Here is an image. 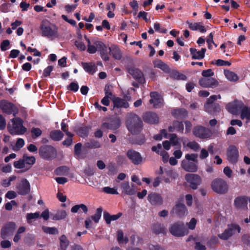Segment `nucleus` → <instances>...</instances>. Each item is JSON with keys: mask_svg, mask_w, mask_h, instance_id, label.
Returning <instances> with one entry per match:
<instances>
[{"mask_svg": "<svg viewBox=\"0 0 250 250\" xmlns=\"http://www.w3.org/2000/svg\"><path fill=\"white\" fill-rule=\"evenodd\" d=\"M185 161H192V162L197 163V155L195 154H187L185 156Z\"/></svg>", "mask_w": 250, "mask_h": 250, "instance_id": "603ef678", "label": "nucleus"}, {"mask_svg": "<svg viewBox=\"0 0 250 250\" xmlns=\"http://www.w3.org/2000/svg\"><path fill=\"white\" fill-rule=\"evenodd\" d=\"M84 38L87 42V52L90 54L96 53L98 50L97 46L94 44H93L94 45L91 44L90 40L86 36H84Z\"/></svg>", "mask_w": 250, "mask_h": 250, "instance_id": "79ce46f5", "label": "nucleus"}, {"mask_svg": "<svg viewBox=\"0 0 250 250\" xmlns=\"http://www.w3.org/2000/svg\"><path fill=\"white\" fill-rule=\"evenodd\" d=\"M169 140L170 143L174 146H178L180 147V139L177 137L175 134H171L169 135Z\"/></svg>", "mask_w": 250, "mask_h": 250, "instance_id": "a18cd8bd", "label": "nucleus"}, {"mask_svg": "<svg viewBox=\"0 0 250 250\" xmlns=\"http://www.w3.org/2000/svg\"><path fill=\"white\" fill-rule=\"evenodd\" d=\"M127 156L135 165H139L142 162V158L140 154L135 150H128L127 152Z\"/></svg>", "mask_w": 250, "mask_h": 250, "instance_id": "aec40b11", "label": "nucleus"}, {"mask_svg": "<svg viewBox=\"0 0 250 250\" xmlns=\"http://www.w3.org/2000/svg\"><path fill=\"white\" fill-rule=\"evenodd\" d=\"M42 229L45 233L50 234H57L58 233V229L55 227L43 226Z\"/></svg>", "mask_w": 250, "mask_h": 250, "instance_id": "c03bdc74", "label": "nucleus"}, {"mask_svg": "<svg viewBox=\"0 0 250 250\" xmlns=\"http://www.w3.org/2000/svg\"><path fill=\"white\" fill-rule=\"evenodd\" d=\"M110 52L114 59L120 60L122 58V53L118 46L115 45L111 46L110 49Z\"/></svg>", "mask_w": 250, "mask_h": 250, "instance_id": "473e14b6", "label": "nucleus"}, {"mask_svg": "<svg viewBox=\"0 0 250 250\" xmlns=\"http://www.w3.org/2000/svg\"><path fill=\"white\" fill-rule=\"evenodd\" d=\"M103 191L106 193L111 194H118V192L116 188H112L109 187H106L103 188Z\"/></svg>", "mask_w": 250, "mask_h": 250, "instance_id": "5fc2aeb1", "label": "nucleus"}, {"mask_svg": "<svg viewBox=\"0 0 250 250\" xmlns=\"http://www.w3.org/2000/svg\"><path fill=\"white\" fill-rule=\"evenodd\" d=\"M170 233L176 237H182L187 235L188 230L183 222H178L171 224L169 228Z\"/></svg>", "mask_w": 250, "mask_h": 250, "instance_id": "20e7f679", "label": "nucleus"}, {"mask_svg": "<svg viewBox=\"0 0 250 250\" xmlns=\"http://www.w3.org/2000/svg\"><path fill=\"white\" fill-rule=\"evenodd\" d=\"M208 105V108L206 106V103L205 104V108L206 109V111L208 112L210 114H214V108L216 107H219L218 105L216 104H210Z\"/></svg>", "mask_w": 250, "mask_h": 250, "instance_id": "13d9d810", "label": "nucleus"}, {"mask_svg": "<svg viewBox=\"0 0 250 250\" xmlns=\"http://www.w3.org/2000/svg\"><path fill=\"white\" fill-rule=\"evenodd\" d=\"M199 83L201 86L205 88H214L219 85L218 82L212 77L201 78L199 81Z\"/></svg>", "mask_w": 250, "mask_h": 250, "instance_id": "9b49d317", "label": "nucleus"}, {"mask_svg": "<svg viewBox=\"0 0 250 250\" xmlns=\"http://www.w3.org/2000/svg\"><path fill=\"white\" fill-rule=\"evenodd\" d=\"M151 99L149 100L150 104L154 108H159L163 105V99L162 97L156 92L150 93Z\"/></svg>", "mask_w": 250, "mask_h": 250, "instance_id": "2eb2a0df", "label": "nucleus"}, {"mask_svg": "<svg viewBox=\"0 0 250 250\" xmlns=\"http://www.w3.org/2000/svg\"><path fill=\"white\" fill-rule=\"evenodd\" d=\"M240 117L242 120L246 119L247 120V121H250V107L244 106L241 112Z\"/></svg>", "mask_w": 250, "mask_h": 250, "instance_id": "ea45409f", "label": "nucleus"}, {"mask_svg": "<svg viewBox=\"0 0 250 250\" xmlns=\"http://www.w3.org/2000/svg\"><path fill=\"white\" fill-rule=\"evenodd\" d=\"M153 230L156 233H165L166 228L162 226L160 224H155L153 228Z\"/></svg>", "mask_w": 250, "mask_h": 250, "instance_id": "09e8293b", "label": "nucleus"}, {"mask_svg": "<svg viewBox=\"0 0 250 250\" xmlns=\"http://www.w3.org/2000/svg\"><path fill=\"white\" fill-rule=\"evenodd\" d=\"M189 50L192 59L197 60L203 59L205 56L206 51V48H202L201 50H197L195 48H190Z\"/></svg>", "mask_w": 250, "mask_h": 250, "instance_id": "cd10ccee", "label": "nucleus"}, {"mask_svg": "<svg viewBox=\"0 0 250 250\" xmlns=\"http://www.w3.org/2000/svg\"><path fill=\"white\" fill-rule=\"evenodd\" d=\"M102 211L103 210L101 208H98L95 214L91 217L92 219L95 223H97L99 222L102 215Z\"/></svg>", "mask_w": 250, "mask_h": 250, "instance_id": "de8ad7c7", "label": "nucleus"}, {"mask_svg": "<svg viewBox=\"0 0 250 250\" xmlns=\"http://www.w3.org/2000/svg\"><path fill=\"white\" fill-rule=\"evenodd\" d=\"M24 145V141L22 138H19L15 146L13 147V149L14 151H18Z\"/></svg>", "mask_w": 250, "mask_h": 250, "instance_id": "3c124183", "label": "nucleus"}, {"mask_svg": "<svg viewBox=\"0 0 250 250\" xmlns=\"http://www.w3.org/2000/svg\"><path fill=\"white\" fill-rule=\"evenodd\" d=\"M189 28L192 30H199L201 32L204 33L206 31V29L201 22H187Z\"/></svg>", "mask_w": 250, "mask_h": 250, "instance_id": "2f4dec72", "label": "nucleus"}, {"mask_svg": "<svg viewBox=\"0 0 250 250\" xmlns=\"http://www.w3.org/2000/svg\"><path fill=\"white\" fill-rule=\"evenodd\" d=\"M14 167L18 169L24 168L26 167V166L25 165V163L23 158L22 159H20L18 161H15L14 163Z\"/></svg>", "mask_w": 250, "mask_h": 250, "instance_id": "864d4df0", "label": "nucleus"}, {"mask_svg": "<svg viewBox=\"0 0 250 250\" xmlns=\"http://www.w3.org/2000/svg\"><path fill=\"white\" fill-rule=\"evenodd\" d=\"M39 153L43 159L50 160L55 158L57 155L55 148L51 146L44 145L39 149Z\"/></svg>", "mask_w": 250, "mask_h": 250, "instance_id": "39448f33", "label": "nucleus"}, {"mask_svg": "<svg viewBox=\"0 0 250 250\" xmlns=\"http://www.w3.org/2000/svg\"><path fill=\"white\" fill-rule=\"evenodd\" d=\"M211 188L214 191L217 193L223 194L228 189L227 182L222 179L217 178L211 183Z\"/></svg>", "mask_w": 250, "mask_h": 250, "instance_id": "0eeeda50", "label": "nucleus"}, {"mask_svg": "<svg viewBox=\"0 0 250 250\" xmlns=\"http://www.w3.org/2000/svg\"><path fill=\"white\" fill-rule=\"evenodd\" d=\"M16 228L14 223H7L1 230V236L3 239H5L10 233H12Z\"/></svg>", "mask_w": 250, "mask_h": 250, "instance_id": "4be33fe9", "label": "nucleus"}, {"mask_svg": "<svg viewBox=\"0 0 250 250\" xmlns=\"http://www.w3.org/2000/svg\"><path fill=\"white\" fill-rule=\"evenodd\" d=\"M63 136V134L60 130H53L50 133V137L54 141H60Z\"/></svg>", "mask_w": 250, "mask_h": 250, "instance_id": "e433bc0d", "label": "nucleus"}, {"mask_svg": "<svg viewBox=\"0 0 250 250\" xmlns=\"http://www.w3.org/2000/svg\"><path fill=\"white\" fill-rule=\"evenodd\" d=\"M121 188L122 189L123 192L125 193L127 195H132L136 192L135 186L133 184L130 186L128 182L122 183L121 185Z\"/></svg>", "mask_w": 250, "mask_h": 250, "instance_id": "5701e85b", "label": "nucleus"}, {"mask_svg": "<svg viewBox=\"0 0 250 250\" xmlns=\"http://www.w3.org/2000/svg\"><path fill=\"white\" fill-rule=\"evenodd\" d=\"M0 108L3 112L7 114H12L14 116L18 112L17 107L12 103L8 102L6 100H2L0 102Z\"/></svg>", "mask_w": 250, "mask_h": 250, "instance_id": "1a4fd4ad", "label": "nucleus"}, {"mask_svg": "<svg viewBox=\"0 0 250 250\" xmlns=\"http://www.w3.org/2000/svg\"><path fill=\"white\" fill-rule=\"evenodd\" d=\"M16 197L17 193L13 190L8 191L5 194V197L9 199H12L16 198Z\"/></svg>", "mask_w": 250, "mask_h": 250, "instance_id": "774afa93", "label": "nucleus"}, {"mask_svg": "<svg viewBox=\"0 0 250 250\" xmlns=\"http://www.w3.org/2000/svg\"><path fill=\"white\" fill-rule=\"evenodd\" d=\"M154 28L156 31L159 32L161 33L165 34L167 32V30L165 28H161L160 24L159 23L156 22L154 24Z\"/></svg>", "mask_w": 250, "mask_h": 250, "instance_id": "4d7b16f0", "label": "nucleus"}, {"mask_svg": "<svg viewBox=\"0 0 250 250\" xmlns=\"http://www.w3.org/2000/svg\"><path fill=\"white\" fill-rule=\"evenodd\" d=\"M167 175L172 181L175 179L178 176L177 172L173 170H170L167 171Z\"/></svg>", "mask_w": 250, "mask_h": 250, "instance_id": "680f3d73", "label": "nucleus"}, {"mask_svg": "<svg viewBox=\"0 0 250 250\" xmlns=\"http://www.w3.org/2000/svg\"><path fill=\"white\" fill-rule=\"evenodd\" d=\"M22 158L24 160L25 165L26 166V165H28L29 166V167H27V169H29L31 166L34 164L36 161V159L34 156H27L26 155H24Z\"/></svg>", "mask_w": 250, "mask_h": 250, "instance_id": "37998d69", "label": "nucleus"}, {"mask_svg": "<svg viewBox=\"0 0 250 250\" xmlns=\"http://www.w3.org/2000/svg\"><path fill=\"white\" fill-rule=\"evenodd\" d=\"M67 88L71 91H73L75 92H76L79 89V85L77 83H71L69 86H68Z\"/></svg>", "mask_w": 250, "mask_h": 250, "instance_id": "69168bd1", "label": "nucleus"}, {"mask_svg": "<svg viewBox=\"0 0 250 250\" xmlns=\"http://www.w3.org/2000/svg\"><path fill=\"white\" fill-rule=\"evenodd\" d=\"M67 215L66 211L64 210H59L53 215L52 219L53 220H60L65 219Z\"/></svg>", "mask_w": 250, "mask_h": 250, "instance_id": "58836bf2", "label": "nucleus"}, {"mask_svg": "<svg viewBox=\"0 0 250 250\" xmlns=\"http://www.w3.org/2000/svg\"><path fill=\"white\" fill-rule=\"evenodd\" d=\"M121 216V213L111 215L109 213L104 212V218L106 223L109 224L112 221L117 220Z\"/></svg>", "mask_w": 250, "mask_h": 250, "instance_id": "72a5a7b5", "label": "nucleus"}, {"mask_svg": "<svg viewBox=\"0 0 250 250\" xmlns=\"http://www.w3.org/2000/svg\"><path fill=\"white\" fill-rule=\"evenodd\" d=\"M185 179L187 182L190 185V187L195 189L201 182V177L194 174H187L186 175Z\"/></svg>", "mask_w": 250, "mask_h": 250, "instance_id": "f8f14e48", "label": "nucleus"}, {"mask_svg": "<svg viewBox=\"0 0 250 250\" xmlns=\"http://www.w3.org/2000/svg\"><path fill=\"white\" fill-rule=\"evenodd\" d=\"M168 130L170 132L177 131L180 132H183L184 125L182 123L175 121L173 123L172 125L168 127Z\"/></svg>", "mask_w": 250, "mask_h": 250, "instance_id": "7c9ffc66", "label": "nucleus"}, {"mask_svg": "<svg viewBox=\"0 0 250 250\" xmlns=\"http://www.w3.org/2000/svg\"><path fill=\"white\" fill-rule=\"evenodd\" d=\"M225 75L226 78L230 82H236L238 80V77L234 72L226 70L224 71Z\"/></svg>", "mask_w": 250, "mask_h": 250, "instance_id": "4c0bfd02", "label": "nucleus"}, {"mask_svg": "<svg viewBox=\"0 0 250 250\" xmlns=\"http://www.w3.org/2000/svg\"><path fill=\"white\" fill-rule=\"evenodd\" d=\"M183 143V147H188L194 151H198L200 149V145L195 141H188L187 138H181Z\"/></svg>", "mask_w": 250, "mask_h": 250, "instance_id": "412c9836", "label": "nucleus"}, {"mask_svg": "<svg viewBox=\"0 0 250 250\" xmlns=\"http://www.w3.org/2000/svg\"><path fill=\"white\" fill-rule=\"evenodd\" d=\"M31 133L33 138H36L40 136L42 134L41 129L38 127H33L31 130Z\"/></svg>", "mask_w": 250, "mask_h": 250, "instance_id": "8fccbe9b", "label": "nucleus"}, {"mask_svg": "<svg viewBox=\"0 0 250 250\" xmlns=\"http://www.w3.org/2000/svg\"><path fill=\"white\" fill-rule=\"evenodd\" d=\"M228 160L231 163H236L238 159L239 154L237 148L233 146H230L227 151Z\"/></svg>", "mask_w": 250, "mask_h": 250, "instance_id": "4468645a", "label": "nucleus"}, {"mask_svg": "<svg viewBox=\"0 0 250 250\" xmlns=\"http://www.w3.org/2000/svg\"><path fill=\"white\" fill-rule=\"evenodd\" d=\"M128 72L140 83H143L145 81L143 73L139 69L134 67L128 68Z\"/></svg>", "mask_w": 250, "mask_h": 250, "instance_id": "6ab92c4d", "label": "nucleus"}, {"mask_svg": "<svg viewBox=\"0 0 250 250\" xmlns=\"http://www.w3.org/2000/svg\"><path fill=\"white\" fill-rule=\"evenodd\" d=\"M241 228L238 225L232 224L228 226L227 229L221 234L218 235V237L222 240H227L232 235L236 233H240Z\"/></svg>", "mask_w": 250, "mask_h": 250, "instance_id": "6e6552de", "label": "nucleus"}, {"mask_svg": "<svg viewBox=\"0 0 250 250\" xmlns=\"http://www.w3.org/2000/svg\"><path fill=\"white\" fill-rule=\"evenodd\" d=\"M92 43L97 46L98 51L100 52L102 58L104 61L109 60V54L111 47H107L101 40L93 39Z\"/></svg>", "mask_w": 250, "mask_h": 250, "instance_id": "423d86ee", "label": "nucleus"}, {"mask_svg": "<svg viewBox=\"0 0 250 250\" xmlns=\"http://www.w3.org/2000/svg\"><path fill=\"white\" fill-rule=\"evenodd\" d=\"M143 120L148 124H153L158 123L159 118L155 113L147 112L144 115Z\"/></svg>", "mask_w": 250, "mask_h": 250, "instance_id": "a878e982", "label": "nucleus"}, {"mask_svg": "<svg viewBox=\"0 0 250 250\" xmlns=\"http://www.w3.org/2000/svg\"><path fill=\"white\" fill-rule=\"evenodd\" d=\"M203 78H209L214 75V72L211 69L203 70L202 72Z\"/></svg>", "mask_w": 250, "mask_h": 250, "instance_id": "6e6d98bb", "label": "nucleus"}, {"mask_svg": "<svg viewBox=\"0 0 250 250\" xmlns=\"http://www.w3.org/2000/svg\"><path fill=\"white\" fill-rule=\"evenodd\" d=\"M215 64L217 65V66H229L230 65L231 63L228 61H225L222 60L218 59L216 61H215Z\"/></svg>", "mask_w": 250, "mask_h": 250, "instance_id": "052dcab7", "label": "nucleus"}, {"mask_svg": "<svg viewBox=\"0 0 250 250\" xmlns=\"http://www.w3.org/2000/svg\"><path fill=\"white\" fill-rule=\"evenodd\" d=\"M23 120L20 118H15L10 120L7 125L9 132L12 135L24 134L27 131V129L23 126Z\"/></svg>", "mask_w": 250, "mask_h": 250, "instance_id": "f257e3e1", "label": "nucleus"}, {"mask_svg": "<svg viewBox=\"0 0 250 250\" xmlns=\"http://www.w3.org/2000/svg\"><path fill=\"white\" fill-rule=\"evenodd\" d=\"M75 45L81 51H84L86 49V46L81 41H77L75 42Z\"/></svg>", "mask_w": 250, "mask_h": 250, "instance_id": "e2e57ef3", "label": "nucleus"}, {"mask_svg": "<svg viewBox=\"0 0 250 250\" xmlns=\"http://www.w3.org/2000/svg\"><path fill=\"white\" fill-rule=\"evenodd\" d=\"M249 198L246 196H240L236 198L234 201V205L236 208L240 209H248V201Z\"/></svg>", "mask_w": 250, "mask_h": 250, "instance_id": "dca6fc26", "label": "nucleus"}, {"mask_svg": "<svg viewBox=\"0 0 250 250\" xmlns=\"http://www.w3.org/2000/svg\"><path fill=\"white\" fill-rule=\"evenodd\" d=\"M142 121L140 118L134 114H130L127 116L126 126L132 134H136L140 131L142 127Z\"/></svg>", "mask_w": 250, "mask_h": 250, "instance_id": "7ed1b4c3", "label": "nucleus"}, {"mask_svg": "<svg viewBox=\"0 0 250 250\" xmlns=\"http://www.w3.org/2000/svg\"><path fill=\"white\" fill-rule=\"evenodd\" d=\"M195 245L194 247V249L196 250H206V247L205 245L201 243L200 242L197 241L195 242Z\"/></svg>", "mask_w": 250, "mask_h": 250, "instance_id": "0e129e2a", "label": "nucleus"}, {"mask_svg": "<svg viewBox=\"0 0 250 250\" xmlns=\"http://www.w3.org/2000/svg\"><path fill=\"white\" fill-rule=\"evenodd\" d=\"M60 249L61 250H67V247L69 245V241L64 235H62L60 238Z\"/></svg>", "mask_w": 250, "mask_h": 250, "instance_id": "a19ab883", "label": "nucleus"}, {"mask_svg": "<svg viewBox=\"0 0 250 250\" xmlns=\"http://www.w3.org/2000/svg\"><path fill=\"white\" fill-rule=\"evenodd\" d=\"M82 64L84 70L89 74H92L96 71V67L94 64L86 62H83Z\"/></svg>", "mask_w": 250, "mask_h": 250, "instance_id": "c9c22d12", "label": "nucleus"}, {"mask_svg": "<svg viewBox=\"0 0 250 250\" xmlns=\"http://www.w3.org/2000/svg\"><path fill=\"white\" fill-rule=\"evenodd\" d=\"M40 29L41 35L43 37L52 39L58 36V27L47 20L42 21L40 25Z\"/></svg>", "mask_w": 250, "mask_h": 250, "instance_id": "f03ea898", "label": "nucleus"}, {"mask_svg": "<svg viewBox=\"0 0 250 250\" xmlns=\"http://www.w3.org/2000/svg\"><path fill=\"white\" fill-rule=\"evenodd\" d=\"M172 212L180 217L184 216L188 213V210L183 204H178L173 208Z\"/></svg>", "mask_w": 250, "mask_h": 250, "instance_id": "bb28decb", "label": "nucleus"}, {"mask_svg": "<svg viewBox=\"0 0 250 250\" xmlns=\"http://www.w3.org/2000/svg\"><path fill=\"white\" fill-rule=\"evenodd\" d=\"M208 156V151L205 149L203 148L201 149L200 154V158L202 160H204L207 158Z\"/></svg>", "mask_w": 250, "mask_h": 250, "instance_id": "338daca9", "label": "nucleus"}, {"mask_svg": "<svg viewBox=\"0 0 250 250\" xmlns=\"http://www.w3.org/2000/svg\"><path fill=\"white\" fill-rule=\"evenodd\" d=\"M196 163L190 162L188 161L183 160L181 164L182 167L187 171L195 172L198 169Z\"/></svg>", "mask_w": 250, "mask_h": 250, "instance_id": "b1692460", "label": "nucleus"}, {"mask_svg": "<svg viewBox=\"0 0 250 250\" xmlns=\"http://www.w3.org/2000/svg\"><path fill=\"white\" fill-rule=\"evenodd\" d=\"M40 213L39 212L35 213H28L26 215V218L28 221L33 219L38 218L40 217Z\"/></svg>", "mask_w": 250, "mask_h": 250, "instance_id": "bf43d9fd", "label": "nucleus"}, {"mask_svg": "<svg viewBox=\"0 0 250 250\" xmlns=\"http://www.w3.org/2000/svg\"><path fill=\"white\" fill-rule=\"evenodd\" d=\"M172 115L176 118H184L187 116L188 112L185 109H176L172 112Z\"/></svg>", "mask_w": 250, "mask_h": 250, "instance_id": "f704fd0d", "label": "nucleus"}, {"mask_svg": "<svg viewBox=\"0 0 250 250\" xmlns=\"http://www.w3.org/2000/svg\"><path fill=\"white\" fill-rule=\"evenodd\" d=\"M147 199L151 204L153 205H161L163 199L161 196L156 193H151L147 196Z\"/></svg>", "mask_w": 250, "mask_h": 250, "instance_id": "393cba45", "label": "nucleus"}, {"mask_svg": "<svg viewBox=\"0 0 250 250\" xmlns=\"http://www.w3.org/2000/svg\"><path fill=\"white\" fill-rule=\"evenodd\" d=\"M117 240L120 244H126L128 241V238L124 236V233L122 231H118Z\"/></svg>", "mask_w": 250, "mask_h": 250, "instance_id": "49530a36", "label": "nucleus"}, {"mask_svg": "<svg viewBox=\"0 0 250 250\" xmlns=\"http://www.w3.org/2000/svg\"><path fill=\"white\" fill-rule=\"evenodd\" d=\"M18 192L21 195L28 194L30 190V184L26 179H23L17 186Z\"/></svg>", "mask_w": 250, "mask_h": 250, "instance_id": "a211bd4d", "label": "nucleus"}, {"mask_svg": "<svg viewBox=\"0 0 250 250\" xmlns=\"http://www.w3.org/2000/svg\"><path fill=\"white\" fill-rule=\"evenodd\" d=\"M193 134L197 137L201 139H206L211 135V131L210 129L202 126H197L194 128Z\"/></svg>", "mask_w": 250, "mask_h": 250, "instance_id": "9d476101", "label": "nucleus"}, {"mask_svg": "<svg viewBox=\"0 0 250 250\" xmlns=\"http://www.w3.org/2000/svg\"><path fill=\"white\" fill-rule=\"evenodd\" d=\"M121 121L118 118H114L110 120L109 123H104L101 125L103 129L115 130L120 126Z\"/></svg>", "mask_w": 250, "mask_h": 250, "instance_id": "f3484780", "label": "nucleus"}, {"mask_svg": "<svg viewBox=\"0 0 250 250\" xmlns=\"http://www.w3.org/2000/svg\"><path fill=\"white\" fill-rule=\"evenodd\" d=\"M153 63L155 67L159 68L166 73L170 72V68L168 66L161 60H155L153 62Z\"/></svg>", "mask_w": 250, "mask_h": 250, "instance_id": "c85d7f7f", "label": "nucleus"}, {"mask_svg": "<svg viewBox=\"0 0 250 250\" xmlns=\"http://www.w3.org/2000/svg\"><path fill=\"white\" fill-rule=\"evenodd\" d=\"M112 100L113 102L114 107L117 108H127L129 106L128 103L125 99L114 97Z\"/></svg>", "mask_w": 250, "mask_h": 250, "instance_id": "c756f323", "label": "nucleus"}, {"mask_svg": "<svg viewBox=\"0 0 250 250\" xmlns=\"http://www.w3.org/2000/svg\"><path fill=\"white\" fill-rule=\"evenodd\" d=\"M244 104L242 102L236 101L232 103L228 104L227 108L228 111L233 114H237L241 112L244 107Z\"/></svg>", "mask_w": 250, "mask_h": 250, "instance_id": "ddd939ff", "label": "nucleus"}]
</instances>
